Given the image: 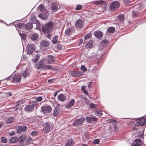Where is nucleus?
I'll use <instances>...</instances> for the list:
<instances>
[{"mask_svg":"<svg viewBox=\"0 0 146 146\" xmlns=\"http://www.w3.org/2000/svg\"><path fill=\"white\" fill-rule=\"evenodd\" d=\"M39 8L41 12H43L45 14L40 13L38 15V17L43 20H47L48 19V16L49 15L48 11L47 9H44V7L42 5H40Z\"/></svg>","mask_w":146,"mask_h":146,"instance_id":"nucleus-1","label":"nucleus"},{"mask_svg":"<svg viewBox=\"0 0 146 146\" xmlns=\"http://www.w3.org/2000/svg\"><path fill=\"white\" fill-rule=\"evenodd\" d=\"M54 24L52 22H49L44 25L42 28V32L44 33H49L52 31Z\"/></svg>","mask_w":146,"mask_h":146,"instance_id":"nucleus-2","label":"nucleus"},{"mask_svg":"<svg viewBox=\"0 0 146 146\" xmlns=\"http://www.w3.org/2000/svg\"><path fill=\"white\" fill-rule=\"evenodd\" d=\"M37 104L36 101H34L31 105H26L25 107V110L27 112L30 113L33 110L34 107H35Z\"/></svg>","mask_w":146,"mask_h":146,"instance_id":"nucleus-3","label":"nucleus"},{"mask_svg":"<svg viewBox=\"0 0 146 146\" xmlns=\"http://www.w3.org/2000/svg\"><path fill=\"white\" fill-rule=\"evenodd\" d=\"M85 119L83 117H81L80 119H76L73 123V125L75 126H80L82 125Z\"/></svg>","mask_w":146,"mask_h":146,"instance_id":"nucleus-4","label":"nucleus"},{"mask_svg":"<svg viewBox=\"0 0 146 146\" xmlns=\"http://www.w3.org/2000/svg\"><path fill=\"white\" fill-rule=\"evenodd\" d=\"M35 50V46L33 44H29L27 47V53L29 54H31Z\"/></svg>","mask_w":146,"mask_h":146,"instance_id":"nucleus-5","label":"nucleus"},{"mask_svg":"<svg viewBox=\"0 0 146 146\" xmlns=\"http://www.w3.org/2000/svg\"><path fill=\"white\" fill-rule=\"evenodd\" d=\"M119 6V4L118 2L114 1L111 3L110 9L111 11H113L117 9Z\"/></svg>","mask_w":146,"mask_h":146,"instance_id":"nucleus-6","label":"nucleus"},{"mask_svg":"<svg viewBox=\"0 0 146 146\" xmlns=\"http://www.w3.org/2000/svg\"><path fill=\"white\" fill-rule=\"evenodd\" d=\"M138 120V122L134 123L135 126H138L141 125V126H142L145 125L146 121V119L143 117L139 118Z\"/></svg>","mask_w":146,"mask_h":146,"instance_id":"nucleus-7","label":"nucleus"},{"mask_svg":"<svg viewBox=\"0 0 146 146\" xmlns=\"http://www.w3.org/2000/svg\"><path fill=\"white\" fill-rule=\"evenodd\" d=\"M41 110L42 112L44 114H45L46 113H50L52 110V108L50 106L46 105L42 106Z\"/></svg>","mask_w":146,"mask_h":146,"instance_id":"nucleus-8","label":"nucleus"},{"mask_svg":"<svg viewBox=\"0 0 146 146\" xmlns=\"http://www.w3.org/2000/svg\"><path fill=\"white\" fill-rule=\"evenodd\" d=\"M54 57L52 55H49L48 57L44 58V61L46 63L50 64L54 62Z\"/></svg>","mask_w":146,"mask_h":146,"instance_id":"nucleus-9","label":"nucleus"},{"mask_svg":"<svg viewBox=\"0 0 146 146\" xmlns=\"http://www.w3.org/2000/svg\"><path fill=\"white\" fill-rule=\"evenodd\" d=\"M50 125L48 123H45L44 125L43 130L44 133H48L50 131Z\"/></svg>","mask_w":146,"mask_h":146,"instance_id":"nucleus-10","label":"nucleus"},{"mask_svg":"<svg viewBox=\"0 0 146 146\" xmlns=\"http://www.w3.org/2000/svg\"><path fill=\"white\" fill-rule=\"evenodd\" d=\"M27 129V127L25 126H19L17 129V132L18 134H20L22 132L25 131Z\"/></svg>","mask_w":146,"mask_h":146,"instance_id":"nucleus-11","label":"nucleus"},{"mask_svg":"<svg viewBox=\"0 0 146 146\" xmlns=\"http://www.w3.org/2000/svg\"><path fill=\"white\" fill-rule=\"evenodd\" d=\"M83 21L81 19H79L75 23V25L79 28H82L83 26Z\"/></svg>","mask_w":146,"mask_h":146,"instance_id":"nucleus-12","label":"nucleus"},{"mask_svg":"<svg viewBox=\"0 0 146 146\" xmlns=\"http://www.w3.org/2000/svg\"><path fill=\"white\" fill-rule=\"evenodd\" d=\"M86 119L87 121L90 123L93 121H96L97 119V118L94 116L92 117L87 116Z\"/></svg>","mask_w":146,"mask_h":146,"instance_id":"nucleus-13","label":"nucleus"},{"mask_svg":"<svg viewBox=\"0 0 146 146\" xmlns=\"http://www.w3.org/2000/svg\"><path fill=\"white\" fill-rule=\"evenodd\" d=\"M94 36L98 38H100L103 35L102 32L98 30L94 32Z\"/></svg>","mask_w":146,"mask_h":146,"instance_id":"nucleus-14","label":"nucleus"},{"mask_svg":"<svg viewBox=\"0 0 146 146\" xmlns=\"http://www.w3.org/2000/svg\"><path fill=\"white\" fill-rule=\"evenodd\" d=\"M21 78L20 75H19L15 74L13 77V81L17 83H19L21 81Z\"/></svg>","mask_w":146,"mask_h":146,"instance_id":"nucleus-15","label":"nucleus"},{"mask_svg":"<svg viewBox=\"0 0 146 146\" xmlns=\"http://www.w3.org/2000/svg\"><path fill=\"white\" fill-rule=\"evenodd\" d=\"M50 44L49 42L47 40H43L40 43V45L42 47H46Z\"/></svg>","mask_w":146,"mask_h":146,"instance_id":"nucleus-16","label":"nucleus"},{"mask_svg":"<svg viewBox=\"0 0 146 146\" xmlns=\"http://www.w3.org/2000/svg\"><path fill=\"white\" fill-rule=\"evenodd\" d=\"M27 137L26 135H22L17 138V140L19 143H23L25 141Z\"/></svg>","mask_w":146,"mask_h":146,"instance_id":"nucleus-17","label":"nucleus"},{"mask_svg":"<svg viewBox=\"0 0 146 146\" xmlns=\"http://www.w3.org/2000/svg\"><path fill=\"white\" fill-rule=\"evenodd\" d=\"M141 140L139 139H135L134 142H135V143H133L132 146H141Z\"/></svg>","mask_w":146,"mask_h":146,"instance_id":"nucleus-18","label":"nucleus"},{"mask_svg":"<svg viewBox=\"0 0 146 146\" xmlns=\"http://www.w3.org/2000/svg\"><path fill=\"white\" fill-rule=\"evenodd\" d=\"M60 113L61 111L59 108L57 107H56L54 111L53 115L54 116H56L59 114Z\"/></svg>","mask_w":146,"mask_h":146,"instance_id":"nucleus-19","label":"nucleus"},{"mask_svg":"<svg viewBox=\"0 0 146 146\" xmlns=\"http://www.w3.org/2000/svg\"><path fill=\"white\" fill-rule=\"evenodd\" d=\"M58 98L61 101L64 102L65 100L66 97L63 94H60L58 95Z\"/></svg>","mask_w":146,"mask_h":146,"instance_id":"nucleus-20","label":"nucleus"},{"mask_svg":"<svg viewBox=\"0 0 146 146\" xmlns=\"http://www.w3.org/2000/svg\"><path fill=\"white\" fill-rule=\"evenodd\" d=\"M74 141L72 140H68L65 144V146H73L74 144Z\"/></svg>","mask_w":146,"mask_h":146,"instance_id":"nucleus-21","label":"nucleus"},{"mask_svg":"<svg viewBox=\"0 0 146 146\" xmlns=\"http://www.w3.org/2000/svg\"><path fill=\"white\" fill-rule=\"evenodd\" d=\"M58 5L57 4L55 3H52L51 6V9L53 12L56 11L58 9Z\"/></svg>","mask_w":146,"mask_h":146,"instance_id":"nucleus-22","label":"nucleus"},{"mask_svg":"<svg viewBox=\"0 0 146 146\" xmlns=\"http://www.w3.org/2000/svg\"><path fill=\"white\" fill-rule=\"evenodd\" d=\"M75 102V101L74 99H72L70 101L69 103L66 106V107L67 108H70V107L73 106Z\"/></svg>","mask_w":146,"mask_h":146,"instance_id":"nucleus-23","label":"nucleus"},{"mask_svg":"<svg viewBox=\"0 0 146 146\" xmlns=\"http://www.w3.org/2000/svg\"><path fill=\"white\" fill-rule=\"evenodd\" d=\"M72 74L74 76L78 77L82 76L83 74V73L82 72L79 71L73 72H72Z\"/></svg>","mask_w":146,"mask_h":146,"instance_id":"nucleus-24","label":"nucleus"},{"mask_svg":"<svg viewBox=\"0 0 146 146\" xmlns=\"http://www.w3.org/2000/svg\"><path fill=\"white\" fill-rule=\"evenodd\" d=\"M115 31V29L113 27H110L108 28L107 31V33H112Z\"/></svg>","mask_w":146,"mask_h":146,"instance_id":"nucleus-25","label":"nucleus"},{"mask_svg":"<svg viewBox=\"0 0 146 146\" xmlns=\"http://www.w3.org/2000/svg\"><path fill=\"white\" fill-rule=\"evenodd\" d=\"M45 66V64L41 60H40V62L39 63V64L37 66V67L38 69H44Z\"/></svg>","mask_w":146,"mask_h":146,"instance_id":"nucleus-26","label":"nucleus"},{"mask_svg":"<svg viewBox=\"0 0 146 146\" xmlns=\"http://www.w3.org/2000/svg\"><path fill=\"white\" fill-rule=\"evenodd\" d=\"M32 24L31 23H28L25 25V28L27 29L30 30L33 28Z\"/></svg>","mask_w":146,"mask_h":146,"instance_id":"nucleus-27","label":"nucleus"},{"mask_svg":"<svg viewBox=\"0 0 146 146\" xmlns=\"http://www.w3.org/2000/svg\"><path fill=\"white\" fill-rule=\"evenodd\" d=\"M38 35L37 33L31 35V38L32 40H35L37 39Z\"/></svg>","mask_w":146,"mask_h":146,"instance_id":"nucleus-28","label":"nucleus"},{"mask_svg":"<svg viewBox=\"0 0 146 146\" xmlns=\"http://www.w3.org/2000/svg\"><path fill=\"white\" fill-rule=\"evenodd\" d=\"M17 141V137L16 136L11 138L9 140L10 142L11 143H15Z\"/></svg>","mask_w":146,"mask_h":146,"instance_id":"nucleus-29","label":"nucleus"},{"mask_svg":"<svg viewBox=\"0 0 146 146\" xmlns=\"http://www.w3.org/2000/svg\"><path fill=\"white\" fill-rule=\"evenodd\" d=\"M29 71L28 70L26 69L22 73V75L24 78L29 76Z\"/></svg>","mask_w":146,"mask_h":146,"instance_id":"nucleus-30","label":"nucleus"},{"mask_svg":"<svg viewBox=\"0 0 146 146\" xmlns=\"http://www.w3.org/2000/svg\"><path fill=\"white\" fill-rule=\"evenodd\" d=\"M93 41L92 40H90L88 42V44L86 45V47L87 48H89L92 46L93 44Z\"/></svg>","mask_w":146,"mask_h":146,"instance_id":"nucleus-31","label":"nucleus"},{"mask_svg":"<svg viewBox=\"0 0 146 146\" xmlns=\"http://www.w3.org/2000/svg\"><path fill=\"white\" fill-rule=\"evenodd\" d=\"M138 11H139L138 8L133 10L132 15L134 17H135L137 16L138 13Z\"/></svg>","mask_w":146,"mask_h":146,"instance_id":"nucleus-32","label":"nucleus"},{"mask_svg":"<svg viewBox=\"0 0 146 146\" xmlns=\"http://www.w3.org/2000/svg\"><path fill=\"white\" fill-rule=\"evenodd\" d=\"M86 86H83L81 87V90L86 95H87L88 92L86 90Z\"/></svg>","mask_w":146,"mask_h":146,"instance_id":"nucleus-33","label":"nucleus"},{"mask_svg":"<svg viewBox=\"0 0 146 146\" xmlns=\"http://www.w3.org/2000/svg\"><path fill=\"white\" fill-rule=\"evenodd\" d=\"M45 69H47L48 70H50V69H54V67L52 66L48 65H45L44 66V68Z\"/></svg>","mask_w":146,"mask_h":146,"instance_id":"nucleus-34","label":"nucleus"},{"mask_svg":"<svg viewBox=\"0 0 146 146\" xmlns=\"http://www.w3.org/2000/svg\"><path fill=\"white\" fill-rule=\"evenodd\" d=\"M95 113L96 115L99 117L101 116L102 115L101 111L100 110H96L95 111Z\"/></svg>","mask_w":146,"mask_h":146,"instance_id":"nucleus-35","label":"nucleus"},{"mask_svg":"<svg viewBox=\"0 0 146 146\" xmlns=\"http://www.w3.org/2000/svg\"><path fill=\"white\" fill-rule=\"evenodd\" d=\"M17 26L19 29H23L24 28V25L23 23H19L17 25Z\"/></svg>","mask_w":146,"mask_h":146,"instance_id":"nucleus-36","label":"nucleus"},{"mask_svg":"<svg viewBox=\"0 0 146 146\" xmlns=\"http://www.w3.org/2000/svg\"><path fill=\"white\" fill-rule=\"evenodd\" d=\"M72 33V29H67L65 31V33L66 35H70Z\"/></svg>","mask_w":146,"mask_h":146,"instance_id":"nucleus-37","label":"nucleus"},{"mask_svg":"<svg viewBox=\"0 0 146 146\" xmlns=\"http://www.w3.org/2000/svg\"><path fill=\"white\" fill-rule=\"evenodd\" d=\"M124 18V16L122 14L120 15H119L118 16H117L118 19L119 20V21H120V22L123 21Z\"/></svg>","mask_w":146,"mask_h":146,"instance_id":"nucleus-38","label":"nucleus"},{"mask_svg":"<svg viewBox=\"0 0 146 146\" xmlns=\"http://www.w3.org/2000/svg\"><path fill=\"white\" fill-rule=\"evenodd\" d=\"M92 34L90 33L87 34L85 36L84 38V40L88 39L91 36Z\"/></svg>","mask_w":146,"mask_h":146,"instance_id":"nucleus-39","label":"nucleus"},{"mask_svg":"<svg viewBox=\"0 0 146 146\" xmlns=\"http://www.w3.org/2000/svg\"><path fill=\"white\" fill-rule=\"evenodd\" d=\"M58 36H54L53 39H52V42L54 44H55L56 43H57L58 42Z\"/></svg>","mask_w":146,"mask_h":146,"instance_id":"nucleus-40","label":"nucleus"},{"mask_svg":"<svg viewBox=\"0 0 146 146\" xmlns=\"http://www.w3.org/2000/svg\"><path fill=\"white\" fill-rule=\"evenodd\" d=\"M105 1H102L101 0H99V1H95V3L96 4H103L104 3Z\"/></svg>","mask_w":146,"mask_h":146,"instance_id":"nucleus-41","label":"nucleus"},{"mask_svg":"<svg viewBox=\"0 0 146 146\" xmlns=\"http://www.w3.org/2000/svg\"><path fill=\"white\" fill-rule=\"evenodd\" d=\"M39 55L36 54L35 55V57L33 59V60L34 61L36 62L39 60Z\"/></svg>","mask_w":146,"mask_h":146,"instance_id":"nucleus-42","label":"nucleus"},{"mask_svg":"<svg viewBox=\"0 0 146 146\" xmlns=\"http://www.w3.org/2000/svg\"><path fill=\"white\" fill-rule=\"evenodd\" d=\"M14 120L13 117H10L8 118L6 121V122L8 123H11Z\"/></svg>","mask_w":146,"mask_h":146,"instance_id":"nucleus-43","label":"nucleus"},{"mask_svg":"<svg viewBox=\"0 0 146 146\" xmlns=\"http://www.w3.org/2000/svg\"><path fill=\"white\" fill-rule=\"evenodd\" d=\"M81 98L84 100L86 102V104H88L89 102V100L86 98H85L84 96H81Z\"/></svg>","mask_w":146,"mask_h":146,"instance_id":"nucleus-44","label":"nucleus"},{"mask_svg":"<svg viewBox=\"0 0 146 146\" xmlns=\"http://www.w3.org/2000/svg\"><path fill=\"white\" fill-rule=\"evenodd\" d=\"M32 139L31 137L28 138L27 140L26 141V143H27V145H29L32 142Z\"/></svg>","mask_w":146,"mask_h":146,"instance_id":"nucleus-45","label":"nucleus"},{"mask_svg":"<svg viewBox=\"0 0 146 146\" xmlns=\"http://www.w3.org/2000/svg\"><path fill=\"white\" fill-rule=\"evenodd\" d=\"M1 140L2 142L6 143L7 141V139L4 137H2L1 138Z\"/></svg>","mask_w":146,"mask_h":146,"instance_id":"nucleus-46","label":"nucleus"},{"mask_svg":"<svg viewBox=\"0 0 146 146\" xmlns=\"http://www.w3.org/2000/svg\"><path fill=\"white\" fill-rule=\"evenodd\" d=\"M81 69L83 71L85 72L87 71V68L84 65H82L81 67Z\"/></svg>","mask_w":146,"mask_h":146,"instance_id":"nucleus-47","label":"nucleus"},{"mask_svg":"<svg viewBox=\"0 0 146 146\" xmlns=\"http://www.w3.org/2000/svg\"><path fill=\"white\" fill-rule=\"evenodd\" d=\"M102 43L103 45H107L108 43V40H104L102 41Z\"/></svg>","mask_w":146,"mask_h":146,"instance_id":"nucleus-48","label":"nucleus"},{"mask_svg":"<svg viewBox=\"0 0 146 146\" xmlns=\"http://www.w3.org/2000/svg\"><path fill=\"white\" fill-rule=\"evenodd\" d=\"M100 142V140L98 139H95L93 141V143L94 144H98Z\"/></svg>","mask_w":146,"mask_h":146,"instance_id":"nucleus-49","label":"nucleus"},{"mask_svg":"<svg viewBox=\"0 0 146 146\" xmlns=\"http://www.w3.org/2000/svg\"><path fill=\"white\" fill-rule=\"evenodd\" d=\"M82 8V5H77L76 8V10H80Z\"/></svg>","mask_w":146,"mask_h":146,"instance_id":"nucleus-50","label":"nucleus"},{"mask_svg":"<svg viewBox=\"0 0 146 146\" xmlns=\"http://www.w3.org/2000/svg\"><path fill=\"white\" fill-rule=\"evenodd\" d=\"M89 106L90 107L92 108H95L96 107V105L92 103H91Z\"/></svg>","mask_w":146,"mask_h":146,"instance_id":"nucleus-51","label":"nucleus"},{"mask_svg":"<svg viewBox=\"0 0 146 146\" xmlns=\"http://www.w3.org/2000/svg\"><path fill=\"white\" fill-rule=\"evenodd\" d=\"M31 134L32 136H35L37 135V132L35 131H33L31 133Z\"/></svg>","mask_w":146,"mask_h":146,"instance_id":"nucleus-52","label":"nucleus"},{"mask_svg":"<svg viewBox=\"0 0 146 146\" xmlns=\"http://www.w3.org/2000/svg\"><path fill=\"white\" fill-rule=\"evenodd\" d=\"M42 98L40 96V97H37L36 99V101H37H37H39V102L40 101L42 100Z\"/></svg>","mask_w":146,"mask_h":146,"instance_id":"nucleus-53","label":"nucleus"},{"mask_svg":"<svg viewBox=\"0 0 146 146\" xmlns=\"http://www.w3.org/2000/svg\"><path fill=\"white\" fill-rule=\"evenodd\" d=\"M18 32H19V34L21 36V35H22L21 36L22 37V38H23V39H24L25 38V35H23V34H21L20 33V32H19V31H18Z\"/></svg>","mask_w":146,"mask_h":146,"instance_id":"nucleus-54","label":"nucleus"},{"mask_svg":"<svg viewBox=\"0 0 146 146\" xmlns=\"http://www.w3.org/2000/svg\"><path fill=\"white\" fill-rule=\"evenodd\" d=\"M84 62H86L87 61V57L86 56H85L84 58L82 60Z\"/></svg>","mask_w":146,"mask_h":146,"instance_id":"nucleus-55","label":"nucleus"},{"mask_svg":"<svg viewBox=\"0 0 146 146\" xmlns=\"http://www.w3.org/2000/svg\"><path fill=\"white\" fill-rule=\"evenodd\" d=\"M15 134V131H12L9 134V135L10 136H12L14 135Z\"/></svg>","mask_w":146,"mask_h":146,"instance_id":"nucleus-56","label":"nucleus"},{"mask_svg":"<svg viewBox=\"0 0 146 146\" xmlns=\"http://www.w3.org/2000/svg\"><path fill=\"white\" fill-rule=\"evenodd\" d=\"M53 80H54L53 79H51L48 80V81L49 83H52V82H53Z\"/></svg>","mask_w":146,"mask_h":146,"instance_id":"nucleus-57","label":"nucleus"},{"mask_svg":"<svg viewBox=\"0 0 146 146\" xmlns=\"http://www.w3.org/2000/svg\"><path fill=\"white\" fill-rule=\"evenodd\" d=\"M20 101H18L16 103V107L18 106L19 105H20Z\"/></svg>","mask_w":146,"mask_h":146,"instance_id":"nucleus-58","label":"nucleus"},{"mask_svg":"<svg viewBox=\"0 0 146 146\" xmlns=\"http://www.w3.org/2000/svg\"><path fill=\"white\" fill-rule=\"evenodd\" d=\"M48 33V34L47 35V37L48 38L50 39V37L51 36V35L50 34V33Z\"/></svg>","mask_w":146,"mask_h":146,"instance_id":"nucleus-59","label":"nucleus"},{"mask_svg":"<svg viewBox=\"0 0 146 146\" xmlns=\"http://www.w3.org/2000/svg\"><path fill=\"white\" fill-rule=\"evenodd\" d=\"M83 42V40L82 39H80V40L79 43V44H82Z\"/></svg>","mask_w":146,"mask_h":146,"instance_id":"nucleus-60","label":"nucleus"},{"mask_svg":"<svg viewBox=\"0 0 146 146\" xmlns=\"http://www.w3.org/2000/svg\"><path fill=\"white\" fill-rule=\"evenodd\" d=\"M132 129L133 131H136L137 130V129L135 127H133L132 128Z\"/></svg>","mask_w":146,"mask_h":146,"instance_id":"nucleus-61","label":"nucleus"},{"mask_svg":"<svg viewBox=\"0 0 146 146\" xmlns=\"http://www.w3.org/2000/svg\"><path fill=\"white\" fill-rule=\"evenodd\" d=\"M128 1V0H124L123 1V2L124 3H127V2Z\"/></svg>","mask_w":146,"mask_h":146,"instance_id":"nucleus-62","label":"nucleus"},{"mask_svg":"<svg viewBox=\"0 0 146 146\" xmlns=\"http://www.w3.org/2000/svg\"><path fill=\"white\" fill-rule=\"evenodd\" d=\"M91 85V84L90 83V82L88 85V87L89 88L90 87Z\"/></svg>","mask_w":146,"mask_h":146,"instance_id":"nucleus-63","label":"nucleus"},{"mask_svg":"<svg viewBox=\"0 0 146 146\" xmlns=\"http://www.w3.org/2000/svg\"><path fill=\"white\" fill-rule=\"evenodd\" d=\"M57 93H58V92H55L54 93V96H56L57 95Z\"/></svg>","mask_w":146,"mask_h":146,"instance_id":"nucleus-64","label":"nucleus"}]
</instances>
